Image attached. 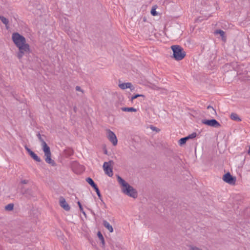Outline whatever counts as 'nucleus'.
<instances>
[{"mask_svg": "<svg viewBox=\"0 0 250 250\" xmlns=\"http://www.w3.org/2000/svg\"><path fill=\"white\" fill-rule=\"evenodd\" d=\"M117 180L122 186L121 190L124 194L133 198H136L137 197L138 193L134 188L119 175L117 176Z\"/></svg>", "mask_w": 250, "mask_h": 250, "instance_id": "nucleus-1", "label": "nucleus"}, {"mask_svg": "<svg viewBox=\"0 0 250 250\" xmlns=\"http://www.w3.org/2000/svg\"><path fill=\"white\" fill-rule=\"evenodd\" d=\"M12 40L19 50H24L29 47L28 44L26 43L25 38L18 33H14L12 34Z\"/></svg>", "mask_w": 250, "mask_h": 250, "instance_id": "nucleus-2", "label": "nucleus"}, {"mask_svg": "<svg viewBox=\"0 0 250 250\" xmlns=\"http://www.w3.org/2000/svg\"><path fill=\"white\" fill-rule=\"evenodd\" d=\"M173 51V58L176 61H181L186 56V52L179 45H173L171 46Z\"/></svg>", "mask_w": 250, "mask_h": 250, "instance_id": "nucleus-3", "label": "nucleus"}, {"mask_svg": "<svg viewBox=\"0 0 250 250\" xmlns=\"http://www.w3.org/2000/svg\"><path fill=\"white\" fill-rule=\"evenodd\" d=\"M86 181L94 188L99 198L101 201H103L102 199V197L101 194L100 190L98 188L97 185L95 183L94 181L90 177H88L86 179Z\"/></svg>", "mask_w": 250, "mask_h": 250, "instance_id": "nucleus-4", "label": "nucleus"}, {"mask_svg": "<svg viewBox=\"0 0 250 250\" xmlns=\"http://www.w3.org/2000/svg\"><path fill=\"white\" fill-rule=\"evenodd\" d=\"M202 123L203 124L215 128H218L221 126L220 123L214 119L210 120H202Z\"/></svg>", "mask_w": 250, "mask_h": 250, "instance_id": "nucleus-5", "label": "nucleus"}, {"mask_svg": "<svg viewBox=\"0 0 250 250\" xmlns=\"http://www.w3.org/2000/svg\"><path fill=\"white\" fill-rule=\"evenodd\" d=\"M223 180L225 182L231 185H235L236 182V178L232 176L229 172H228L223 175Z\"/></svg>", "mask_w": 250, "mask_h": 250, "instance_id": "nucleus-6", "label": "nucleus"}, {"mask_svg": "<svg viewBox=\"0 0 250 250\" xmlns=\"http://www.w3.org/2000/svg\"><path fill=\"white\" fill-rule=\"evenodd\" d=\"M109 163H113V161H109V162H104L103 165V168L106 174L108 176H112L113 173L112 168L110 167Z\"/></svg>", "mask_w": 250, "mask_h": 250, "instance_id": "nucleus-7", "label": "nucleus"}, {"mask_svg": "<svg viewBox=\"0 0 250 250\" xmlns=\"http://www.w3.org/2000/svg\"><path fill=\"white\" fill-rule=\"evenodd\" d=\"M107 138L114 146L117 144V139L115 134L110 130H107Z\"/></svg>", "mask_w": 250, "mask_h": 250, "instance_id": "nucleus-8", "label": "nucleus"}, {"mask_svg": "<svg viewBox=\"0 0 250 250\" xmlns=\"http://www.w3.org/2000/svg\"><path fill=\"white\" fill-rule=\"evenodd\" d=\"M59 203L60 206L62 208L65 210L69 211L70 209V207L67 203L65 199L62 196L60 197Z\"/></svg>", "mask_w": 250, "mask_h": 250, "instance_id": "nucleus-9", "label": "nucleus"}, {"mask_svg": "<svg viewBox=\"0 0 250 250\" xmlns=\"http://www.w3.org/2000/svg\"><path fill=\"white\" fill-rule=\"evenodd\" d=\"M25 149L28 153L29 155L34 159L35 161L38 162H41V159L39 158L36 154H35L31 149L27 146H25Z\"/></svg>", "mask_w": 250, "mask_h": 250, "instance_id": "nucleus-10", "label": "nucleus"}, {"mask_svg": "<svg viewBox=\"0 0 250 250\" xmlns=\"http://www.w3.org/2000/svg\"><path fill=\"white\" fill-rule=\"evenodd\" d=\"M21 192L22 194L24 195L25 197H26L28 199H30L31 197L33 196V192L31 189L28 188L24 189L22 188Z\"/></svg>", "mask_w": 250, "mask_h": 250, "instance_id": "nucleus-11", "label": "nucleus"}, {"mask_svg": "<svg viewBox=\"0 0 250 250\" xmlns=\"http://www.w3.org/2000/svg\"><path fill=\"white\" fill-rule=\"evenodd\" d=\"M46 158H45V161L47 163L51 165L52 166H54L55 165V163L54 160H52L51 159V152L47 153L44 154Z\"/></svg>", "mask_w": 250, "mask_h": 250, "instance_id": "nucleus-12", "label": "nucleus"}, {"mask_svg": "<svg viewBox=\"0 0 250 250\" xmlns=\"http://www.w3.org/2000/svg\"><path fill=\"white\" fill-rule=\"evenodd\" d=\"M119 86L122 89H125L126 88H130L131 90H132L134 88H132V85L130 83H125L119 84Z\"/></svg>", "mask_w": 250, "mask_h": 250, "instance_id": "nucleus-13", "label": "nucleus"}, {"mask_svg": "<svg viewBox=\"0 0 250 250\" xmlns=\"http://www.w3.org/2000/svg\"><path fill=\"white\" fill-rule=\"evenodd\" d=\"M103 225L110 232H112L113 231V227L107 221H103Z\"/></svg>", "mask_w": 250, "mask_h": 250, "instance_id": "nucleus-14", "label": "nucleus"}, {"mask_svg": "<svg viewBox=\"0 0 250 250\" xmlns=\"http://www.w3.org/2000/svg\"><path fill=\"white\" fill-rule=\"evenodd\" d=\"M42 149L45 153L50 152V147L47 146L45 142L41 143Z\"/></svg>", "mask_w": 250, "mask_h": 250, "instance_id": "nucleus-15", "label": "nucleus"}, {"mask_svg": "<svg viewBox=\"0 0 250 250\" xmlns=\"http://www.w3.org/2000/svg\"><path fill=\"white\" fill-rule=\"evenodd\" d=\"M29 50H30L29 47H28L27 49H25L24 50H19V52L18 53V55H17L18 58L19 59H21L23 57L24 53L28 52L29 51Z\"/></svg>", "mask_w": 250, "mask_h": 250, "instance_id": "nucleus-16", "label": "nucleus"}, {"mask_svg": "<svg viewBox=\"0 0 250 250\" xmlns=\"http://www.w3.org/2000/svg\"><path fill=\"white\" fill-rule=\"evenodd\" d=\"M230 117L231 120L235 121L240 122L241 121V119L239 118L238 115L235 113H232L230 114Z\"/></svg>", "mask_w": 250, "mask_h": 250, "instance_id": "nucleus-17", "label": "nucleus"}, {"mask_svg": "<svg viewBox=\"0 0 250 250\" xmlns=\"http://www.w3.org/2000/svg\"><path fill=\"white\" fill-rule=\"evenodd\" d=\"M97 235H98V237L99 238V239L101 240V243L102 244V247L104 248L105 246V242H104V238L102 235V234L101 233V232L100 231H98V233H97Z\"/></svg>", "mask_w": 250, "mask_h": 250, "instance_id": "nucleus-18", "label": "nucleus"}, {"mask_svg": "<svg viewBox=\"0 0 250 250\" xmlns=\"http://www.w3.org/2000/svg\"><path fill=\"white\" fill-rule=\"evenodd\" d=\"M122 110L125 112H136L137 109L134 107H122Z\"/></svg>", "mask_w": 250, "mask_h": 250, "instance_id": "nucleus-19", "label": "nucleus"}, {"mask_svg": "<svg viewBox=\"0 0 250 250\" xmlns=\"http://www.w3.org/2000/svg\"><path fill=\"white\" fill-rule=\"evenodd\" d=\"M0 20L1 22L6 25H7L9 22L8 19L2 16H0Z\"/></svg>", "mask_w": 250, "mask_h": 250, "instance_id": "nucleus-20", "label": "nucleus"}, {"mask_svg": "<svg viewBox=\"0 0 250 250\" xmlns=\"http://www.w3.org/2000/svg\"><path fill=\"white\" fill-rule=\"evenodd\" d=\"M14 208V204H9L5 207V209L8 211H11Z\"/></svg>", "mask_w": 250, "mask_h": 250, "instance_id": "nucleus-21", "label": "nucleus"}, {"mask_svg": "<svg viewBox=\"0 0 250 250\" xmlns=\"http://www.w3.org/2000/svg\"><path fill=\"white\" fill-rule=\"evenodd\" d=\"M142 97L143 98H145V95H143V94H136L133 96H132L131 98H130V101L132 102L133 100L138 98V97Z\"/></svg>", "mask_w": 250, "mask_h": 250, "instance_id": "nucleus-22", "label": "nucleus"}, {"mask_svg": "<svg viewBox=\"0 0 250 250\" xmlns=\"http://www.w3.org/2000/svg\"><path fill=\"white\" fill-rule=\"evenodd\" d=\"M186 139L184 138H182L179 140V144L180 146H182L185 144L186 143Z\"/></svg>", "mask_w": 250, "mask_h": 250, "instance_id": "nucleus-23", "label": "nucleus"}, {"mask_svg": "<svg viewBox=\"0 0 250 250\" xmlns=\"http://www.w3.org/2000/svg\"><path fill=\"white\" fill-rule=\"evenodd\" d=\"M215 33L220 34V35L222 37H223L225 34V32L223 30L220 29L217 30L215 31Z\"/></svg>", "mask_w": 250, "mask_h": 250, "instance_id": "nucleus-24", "label": "nucleus"}, {"mask_svg": "<svg viewBox=\"0 0 250 250\" xmlns=\"http://www.w3.org/2000/svg\"><path fill=\"white\" fill-rule=\"evenodd\" d=\"M151 15L152 16H156L157 15V13L156 11V9L155 8H152V9L151 10V12H150Z\"/></svg>", "mask_w": 250, "mask_h": 250, "instance_id": "nucleus-25", "label": "nucleus"}, {"mask_svg": "<svg viewBox=\"0 0 250 250\" xmlns=\"http://www.w3.org/2000/svg\"><path fill=\"white\" fill-rule=\"evenodd\" d=\"M197 134L195 132H193L191 134L188 135L189 139H193L196 137Z\"/></svg>", "mask_w": 250, "mask_h": 250, "instance_id": "nucleus-26", "label": "nucleus"}, {"mask_svg": "<svg viewBox=\"0 0 250 250\" xmlns=\"http://www.w3.org/2000/svg\"><path fill=\"white\" fill-rule=\"evenodd\" d=\"M37 135V137H38L39 140L41 142V143H43V142H45L44 141V140L42 138V136H41V135L40 134V133H38Z\"/></svg>", "mask_w": 250, "mask_h": 250, "instance_id": "nucleus-27", "label": "nucleus"}, {"mask_svg": "<svg viewBox=\"0 0 250 250\" xmlns=\"http://www.w3.org/2000/svg\"><path fill=\"white\" fill-rule=\"evenodd\" d=\"M77 204L79 206L80 211H83V208L82 207V205L81 202L80 201H78L77 202Z\"/></svg>", "mask_w": 250, "mask_h": 250, "instance_id": "nucleus-28", "label": "nucleus"}, {"mask_svg": "<svg viewBox=\"0 0 250 250\" xmlns=\"http://www.w3.org/2000/svg\"><path fill=\"white\" fill-rule=\"evenodd\" d=\"M207 108L208 109H210V108H211L212 110V111L213 112H211V113H216V111L215 110V109L210 105H208V107H207Z\"/></svg>", "mask_w": 250, "mask_h": 250, "instance_id": "nucleus-29", "label": "nucleus"}, {"mask_svg": "<svg viewBox=\"0 0 250 250\" xmlns=\"http://www.w3.org/2000/svg\"><path fill=\"white\" fill-rule=\"evenodd\" d=\"M28 180H25V179H24V180H21V183L22 184H27L28 183Z\"/></svg>", "mask_w": 250, "mask_h": 250, "instance_id": "nucleus-30", "label": "nucleus"}, {"mask_svg": "<svg viewBox=\"0 0 250 250\" xmlns=\"http://www.w3.org/2000/svg\"><path fill=\"white\" fill-rule=\"evenodd\" d=\"M76 90L78 91H81L82 92H83V90L81 89V88L79 86H76Z\"/></svg>", "mask_w": 250, "mask_h": 250, "instance_id": "nucleus-31", "label": "nucleus"}, {"mask_svg": "<svg viewBox=\"0 0 250 250\" xmlns=\"http://www.w3.org/2000/svg\"><path fill=\"white\" fill-rule=\"evenodd\" d=\"M150 128H151V129H152V130H156V131H157V127H154V126H152Z\"/></svg>", "mask_w": 250, "mask_h": 250, "instance_id": "nucleus-32", "label": "nucleus"}, {"mask_svg": "<svg viewBox=\"0 0 250 250\" xmlns=\"http://www.w3.org/2000/svg\"><path fill=\"white\" fill-rule=\"evenodd\" d=\"M192 250H200L197 247H193V248H192Z\"/></svg>", "mask_w": 250, "mask_h": 250, "instance_id": "nucleus-33", "label": "nucleus"}, {"mask_svg": "<svg viewBox=\"0 0 250 250\" xmlns=\"http://www.w3.org/2000/svg\"><path fill=\"white\" fill-rule=\"evenodd\" d=\"M184 138L186 139V141H187L189 139L188 136H187V137H184Z\"/></svg>", "mask_w": 250, "mask_h": 250, "instance_id": "nucleus-34", "label": "nucleus"}, {"mask_svg": "<svg viewBox=\"0 0 250 250\" xmlns=\"http://www.w3.org/2000/svg\"><path fill=\"white\" fill-rule=\"evenodd\" d=\"M248 154H250V146H249V149L248 151Z\"/></svg>", "mask_w": 250, "mask_h": 250, "instance_id": "nucleus-35", "label": "nucleus"}, {"mask_svg": "<svg viewBox=\"0 0 250 250\" xmlns=\"http://www.w3.org/2000/svg\"><path fill=\"white\" fill-rule=\"evenodd\" d=\"M81 212H82L83 215H86L85 212L83 210V211H81Z\"/></svg>", "mask_w": 250, "mask_h": 250, "instance_id": "nucleus-36", "label": "nucleus"}, {"mask_svg": "<svg viewBox=\"0 0 250 250\" xmlns=\"http://www.w3.org/2000/svg\"><path fill=\"white\" fill-rule=\"evenodd\" d=\"M104 153L106 154H107V150H105Z\"/></svg>", "mask_w": 250, "mask_h": 250, "instance_id": "nucleus-37", "label": "nucleus"}, {"mask_svg": "<svg viewBox=\"0 0 250 250\" xmlns=\"http://www.w3.org/2000/svg\"><path fill=\"white\" fill-rule=\"evenodd\" d=\"M91 212H92L93 214H94L92 210H91Z\"/></svg>", "mask_w": 250, "mask_h": 250, "instance_id": "nucleus-38", "label": "nucleus"}]
</instances>
